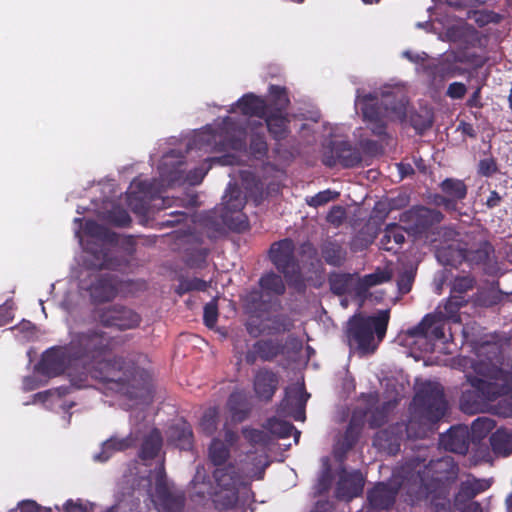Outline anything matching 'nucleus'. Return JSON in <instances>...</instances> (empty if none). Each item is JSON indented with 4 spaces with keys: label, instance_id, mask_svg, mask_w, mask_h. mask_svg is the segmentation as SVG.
Returning <instances> with one entry per match:
<instances>
[{
    "label": "nucleus",
    "instance_id": "79ce46f5",
    "mask_svg": "<svg viewBox=\"0 0 512 512\" xmlns=\"http://www.w3.org/2000/svg\"><path fill=\"white\" fill-rule=\"evenodd\" d=\"M438 257L444 265L457 268L466 262V247L448 246L439 250Z\"/></svg>",
    "mask_w": 512,
    "mask_h": 512
},
{
    "label": "nucleus",
    "instance_id": "1a4fd4ad",
    "mask_svg": "<svg viewBox=\"0 0 512 512\" xmlns=\"http://www.w3.org/2000/svg\"><path fill=\"white\" fill-rule=\"evenodd\" d=\"M70 343L66 346H54L47 349L38 364V371L48 377H56L77 365Z\"/></svg>",
    "mask_w": 512,
    "mask_h": 512
},
{
    "label": "nucleus",
    "instance_id": "864d4df0",
    "mask_svg": "<svg viewBox=\"0 0 512 512\" xmlns=\"http://www.w3.org/2000/svg\"><path fill=\"white\" fill-rule=\"evenodd\" d=\"M476 286V278L472 275L457 276L452 281V293L465 295Z\"/></svg>",
    "mask_w": 512,
    "mask_h": 512
},
{
    "label": "nucleus",
    "instance_id": "69168bd1",
    "mask_svg": "<svg viewBox=\"0 0 512 512\" xmlns=\"http://www.w3.org/2000/svg\"><path fill=\"white\" fill-rule=\"evenodd\" d=\"M460 309V306H458L448 298L446 303L444 304V312L442 313L443 318L445 317L447 319L453 320L454 322H460Z\"/></svg>",
    "mask_w": 512,
    "mask_h": 512
},
{
    "label": "nucleus",
    "instance_id": "f704fd0d",
    "mask_svg": "<svg viewBox=\"0 0 512 512\" xmlns=\"http://www.w3.org/2000/svg\"><path fill=\"white\" fill-rule=\"evenodd\" d=\"M493 453L498 457H507L512 454V431L499 428L489 438Z\"/></svg>",
    "mask_w": 512,
    "mask_h": 512
},
{
    "label": "nucleus",
    "instance_id": "de8ad7c7",
    "mask_svg": "<svg viewBox=\"0 0 512 512\" xmlns=\"http://www.w3.org/2000/svg\"><path fill=\"white\" fill-rule=\"evenodd\" d=\"M352 280L349 273H332L329 275L328 283L333 294L343 296L350 290Z\"/></svg>",
    "mask_w": 512,
    "mask_h": 512
},
{
    "label": "nucleus",
    "instance_id": "39448f33",
    "mask_svg": "<svg viewBox=\"0 0 512 512\" xmlns=\"http://www.w3.org/2000/svg\"><path fill=\"white\" fill-rule=\"evenodd\" d=\"M364 121L372 134L378 137L387 135L386 119L403 121L407 115L408 100L403 93H383L381 100L367 94L358 100Z\"/></svg>",
    "mask_w": 512,
    "mask_h": 512
},
{
    "label": "nucleus",
    "instance_id": "a19ab883",
    "mask_svg": "<svg viewBox=\"0 0 512 512\" xmlns=\"http://www.w3.org/2000/svg\"><path fill=\"white\" fill-rule=\"evenodd\" d=\"M266 428L271 434L278 438H288L294 434L295 442L297 443L299 441L300 431H298L295 426L288 421L270 418L267 420Z\"/></svg>",
    "mask_w": 512,
    "mask_h": 512
},
{
    "label": "nucleus",
    "instance_id": "7c9ffc66",
    "mask_svg": "<svg viewBox=\"0 0 512 512\" xmlns=\"http://www.w3.org/2000/svg\"><path fill=\"white\" fill-rule=\"evenodd\" d=\"M213 477L217 485L227 491L237 490L241 480L236 466L232 463L216 467Z\"/></svg>",
    "mask_w": 512,
    "mask_h": 512
},
{
    "label": "nucleus",
    "instance_id": "ddd939ff",
    "mask_svg": "<svg viewBox=\"0 0 512 512\" xmlns=\"http://www.w3.org/2000/svg\"><path fill=\"white\" fill-rule=\"evenodd\" d=\"M98 317L103 326L114 327L119 330L133 329L141 322V317L138 313L119 304L102 309Z\"/></svg>",
    "mask_w": 512,
    "mask_h": 512
},
{
    "label": "nucleus",
    "instance_id": "4c0bfd02",
    "mask_svg": "<svg viewBox=\"0 0 512 512\" xmlns=\"http://www.w3.org/2000/svg\"><path fill=\"white\" fill-rule=\"evenodd\" d=\"M440 189L450 200L456 209L458 203L464 200L468 193V187L463 180L455 178H446L440 183Z\"/></svg>",
    "mask_w": 512,
    "mask_h": 512
},
{
    "label": "nucleus",
    "instance_id": "58836bf2",
    "mask_svg": "<svg viewBox=\"0 0 512 512\" xmlns=\"http://www.w3.org/2000/svg\"><path fill=\"white\" fill-rule=\"evenodd\" d=\"M258 283L262 292L267 296H281L286 291L285 281L274 271L264 273Z\"/></svg>",
    "mask_w": 512,
    "mask_h": 512
},
{
    "label": "nucleus",
    "instance_id": "49530a36",
    "mask_svg": "<svg viewBox=\"0 0 512 512\" xmlns=\"http://www.w3.org/2000/svg\"><path fill=\"white\" fill-rule=\"evenodd\" d=\"M396 401H386L373 409L369 416V426L371 428L382 427L388 420L390 412L396 407Z\"/></svg>",
    "mask_w": 512,
    "mask_h": 512
},
{
    "label": "nucleus",
    "instance_id": "dca6fc26",
    "mask_svg": "<svg viewBox=\"0 0 512 512\" xmlns=\"http://www.w3.org/2000/svg\"><path fill=\"white\" fill-rule=\"evenodd\" d=\"M285 345L278 339H259L245 354V362L254 365L258 359L263 362H272L284 353Z\"/></svg>",
    "mask_w": 512,
    "mask_h": 512
},
{
    "label": "nucleus",
    "instance_id": "f3484780",
    "mask_svg": "<svg viewBox=\"0 0 512 512\" xmlns=\"http://www.w3.org/2000/svg\"><path fill=\"white\" fill-rule=\"evenodd\" d=\"M310 395L305 391L304 385H294L285 389V396L280 402L283 412L291 415L296 421L305 419V407Z\"/></svg>",
    "mask_w": 512,
    "mask_h": 512
},
{
    "label": "nucleus",
    "instance_id": "4d7b16f0",
    "mask_svg": "<svg viewBox=\"0 0 512 512\" xmlns=\"http://www.w3.org/2000/svg\"><path fill=\"white\" fill-rule=\"evenodd\" d=\"M499 172L497 160L493 156L480 159L477 165V174L481 177L490 178Z\"/></svg>",
    "mask_w": 512,
    "mask_h": 512
},
{
    "label": "nucleus",
    "instance_id": "4468645a",
    "mask_svg": "<svg viewBox=\"0 0 512 512\" xmlns=\"http://www.w3.org/2000/svg\"><path fill=\"white\" fill-rule=\"evenodd\" d=\"M459 63H471L476 66H482L484 59L476 54L468 53L447 55L434 66V76L448 79L464 75L466 69L459 66Z\"/></svg>",
    "mask_w": 512,
    "mask_h": 512
},
{
    "label": "nucleus",
    "instance_id": "c756f323",
    "mask_svg": "<svg viewBox=\"0 0 512 512\" xmlns=\"http://www.w3.org/2000/svg\"><path fill=\"white\" fill-rule=\"evenodd\" d=\"M227 405L232 420L238 423L245 421L252 411L248 397L242 392L232 393L228 398Z\"/></svg>",
    "mask_w": 512,
    "mask_h": 512
},
{
    "label": "nucleus",
    "instance_id": "3c124183",
    "mask_svg": "<svg viewBox=\"0 0 512 512\" xmlns=\"http://www.w3.org/2000/svg\"><path fill=\"white\" fill-rule=\"evenodd\" d=\"M496 426V422L489 417H478L471 424V432L474 438L481 440L486 437Z\"/></svg>",
    "mask_w": 512,
    "mask_h": 512
},
{
    "label": "nucleus",
    "instance_id": "f257e3e1",
    "mask_svg": "<svg viewBox=\"0 0 512 512\" xmlns=\"http://www.w3.org/2000/svg\"><path fill=\"white\" fill-rule=\"evenodd\" d=\"M115 343L106 332L93 328L76 333L70 341V350L82 365L86 377L90 376L130 399L143 397L149 391V372L122 357L111 358Z\"/></svg>",
    "mask_w": 512,
    "mask_h": 512
},
{
    "label": "nucleus",
    "instance_id": "09e8293b",
    "mask_svg": "<svg viewBox=\"0 0 512 512\" xmlns=\"http://www.w3.org/2000/svg\"><path fill=\"white\" fill-rule=\"evenodd\" d=\"M209 286V282L197 277H181L179 278V284L175 291L178 295L182 296L192 291H206Z\"/></svg>",
    "mask_w": 512,
    "mask_h": 512
},
{
    "label": "nucleus",
    "instance_id": "2eb2a0df",
    "mask_svg": "<svg viewBox=\"0 0 512 512\" xmlns=\"http://www.w3.org/2000/svg\"><path fill=\"white\" fill-rule=\"evenodd\" d=\"M407 335L411 338H425L438 341L445 338V321L442 313L426 314L415 326L408 328Z\"/></svg>",
    "mask_w": 512,
    "mask_h": 512
},
{
    "label": "nucleus",
    "instance_id": "c03bdc74",
    "mask_svg": "<svg viewBox=\"0 0 512 512\" xmlns=\"http://www.w3.org/2000/svg\"><path fill=\"white\" fill-rule=\"evenodd\" d=\"M230 158H231V156H229V155H225V156H221V157L207 158L206 161L210 162L208 167H206V168H204V167H196V168L190 170L187 173V175H186L187 182L189 184H191V185H198V184H200L203 181L204 177L206 176L208 170L211 168L213 163H218V164H221V165H227V164L231 163L229 161Z\"/></svg>",
    "mask_w": 512,
    "mask_h": 512
},
{
    "label": "nucleus",
    "instance_id": "0e129e2a",
    "mask_svg": "<svg viewBox=\"0 0 512 512\" xmlns=\"http://www.w3.org/2000/svg\"><path fill=\"white\" fill-rule=\"evenodd\" d=\"M467 92V87L462 82H453L449 84L446 95L451 99H462Z\"/></svg>",
    "mask_w": 512,
    "mask_h": 512
},
{
    "label": "nucleus",
    "instance_id": "bb28decb",
    "mask_svg": "<svg viewBox=\"0 0 512 512\" xmlns=\"http://www.w3.org/2000/svg\"><path fill=\"white\" fill-rule=\"evenodd\" d=\"M168 439L181 450H190L193 447V431L191 425L181 419L173 423L168 429Z\"/></svg>",
    "mask_w": 512,
    "mask_h": 512
},
{
    "label": "nucleus",
    "instance_id": "393cba45",
    "mask_svg": "<svg viewBox=\"0 0 512 512\" xmlns=\"http://www.w3.org/2000/svg\"><path fill=\"white\" fill-rule=\"evenodd\" d=\"M441 444L447 451L465 455L470 445L467 429L463 427H451L446 434L441 436Z\"/></svg>",
    "mask_w": 512,
    "mask_h": 512
},
{
    "label": "nucleus",
    "instance_id": "cd10ccee",
    "mask_svg": "<svg viewBox=\"0 0 512 512\" xmlns=\"http://www.w3.org/2000/svg\"><path fill=\"white\" fill-rule=\"evenodd\" d=\"M265 100L267 101L269 112L288 113L291 101L286 87L270 84Z\"/></svg>",
    "mask_w": 512,
    "mask_h": 512
},
{
    "label": "nucleus",
    "instance_id": "f8f14e48",
    "mask_svg": "<svg viewBox=\"0 0 512 512\" xmlns=\"http://www.w3.org/2000/svg\"><path fill=\"white\" fill-rule=\"evenodd\" d=\"M222 220L238 232H242L248 228V222L243 218L244 215L239 212L245 206V199L242 196L241 191L236 188H230L228 192L223 196L222 202Z\"/></svg>",
    "mask_w": 512,
    "mask_h": 512
},
{
    "label": "nucleus",
    "instance_id": "6ab92c4d",
    "mask_svg": "<svg viewBox=\"0 0 512 512\" xmlns=\"http://www.w3.org/2000/svg\"><path fill=\"white\" fill-rule=\"evenodd\" d=\"M280 382L279 375L267 367L259 368L253 378V390L256 397L263 402H270Z\"/></svg>",
    "mask_w": 512,
    "mask_h": 512
},
{
    "label": "nucleus",
    "instance_id": "2f4dec72",
    "mask_svg": "<svg viewBox=\"0 0 512 512\" xmlns=\"http://www.w3.org/2000/svg\"><path fill=\"white\" fill-rule=\"evenodd\" d=\"M134 445V438L128 435L123 438L112 436L103 442L101 451L95 455V460L105 462L116 452L125 451Z\"/></svg>",
    "mask_w": 512,
    "mask_h": 512
},
{
    "label": "nucleus",
    "instance_id": "412c9836",
    "mask_svg": "<svg viewBox=\"0 0 512 512\" xmlns=\"http://www.w3.org/2000/svg\"><path fill=\"white\" fill-rule=\"evenodd\" d=\"M157 503L164 512H182L185 506V495L172 490L167 483L158 479L155 485Z\"/></svg>",
    "mask_w": 512,
    "mask_h": 512
},
{
    "label": "nucleus",
    "instance_id": "72a5a7b5",
    "mask_svg": "<svg viewBox=\"0 0 512 512\" xmlns=\"http://www.w3.org/2000/svg\"><path fill=\"white\" fill-rule=\"evenodd\" d=\"M85 251L93 256V260L88 263L89 268L102 270L113 269L114 264L110 257L109 249L104 245H98L93 241H88Z\"/></svg>",
    "mask_w": 512,
    "mask_h": 512
},
{
    "label": "nucleus",
    "instance_id": "774afa93",
    "mask_svg": "<svg viewBox=\"0 0 512 512\" xmlns=\"http://www.w3.org/2000/svg\"><path fill=\"white\" fill-rule=\"evenodd\" d=\"M494 413L503 418L512 417V402L501 400L494 406Z\"/></svg>",
    "mask_w": 512,
    "mask_h": 512
},
{
    "label": "nucleus",
    "instance_id": "e2e57ef3",
    "mask_svg": "<svg viewBox=\"0 0 512 512\" xmlns=\"http://www.w3.org/2000/svg\"><path fill=\"white\" fill-rule=\"evenodd\" d=\"M345 216V209L342 206L336 205L331 208L326 219L329 223L339 226L343 223Z\"/></svg>",
    "mask_w": 512,
    "mask_h": 512
},
{
    "label": "nucleus",
    "instance_id": "c85d7f7f",
    "mask_svg": "<svg viewBox=\"0 0 512 512\" xmlns=\"http://www.w3.org/2000/svg\"><path fill=\"white\" fill-rule=\"evenodd\" d=\"M321 256L324 261L333 267H340L346 260L347 251L341 243L328 238L320 245Z\"/></svg>",
    "mask_w": 512,
    "mask_h": 512
},
{
    "label": "nucleus",
    "instance_id": "4be33fe9",
    "mask_svg": "<svg viewBox=\"0 0 512 512\" xmlns=\"http://www.w3.org/2000/svg\"><path fill=\"white\" fill-rule=\"evenodd\" d=\"M267 131L271 138L276 141L275 153H279V143L285 140L291 133L289 113L267 112L263 117Z\"/></svg>",
    "mask_w": 512,
    "mask_h": 512
},
{
    "label": "nucleus",
    "instance_id": "603ef678",
    "mask_svg": "<svg viewBox=\"0 0 512 512\" xmlns=\"http://www.w3.org/2000/svg\"><path fill=\"white\" fill-rule=\"evenodd\" d=\"M409 122L416 132L420 134L430 129L433 125L432 115L427 111L424 113L411 112L409 114Z\"/></svg>",
    "mask_w": 512,
    "mask_h": 512
},
{
    "label": "nucleus",
    "instance_id": "e433bc0d",
    "mask_svg": "<svg viewBox=\"0 0 512 512\" xmlns=\"http://www.w3.org/2000/svg\"><path fill=\"white\" fill-rule=\"evenodd\" d=\"M162 444L161 432L157 428L152 429L143 439L139 450L140 459L143 461L155 459L162 448Z\"/></svg>",
    "mask_w": 512,
    "mask_h": 512
},
{
    "label": "nucleus",
    "instance_id": "a878e982",
    "mask_svg": "<svg viewBox=\"0 0 512 512\" xmlns=\"http://www.w3.org/2000/svg\"><path fill=\"white\" fill-rule=\"evenodd\" d=\"M235 106L239 108L244 116L258 117L263 119L268 112L267 101L253 93L244 94L237 100Z\"/></svg>",
    "mask_w": 512,
    "mask_h": 512
},
{
    "label": "nucleus",
    "instance_id": "9d476101",
    "mask_svg": "<svg viewBox=\"0 0 512 512\" xmlns=\"http://www.w3.org/2000/svg\"><path fill=\"white\" fill-rule=\"evenodd\" d=\"M466 263L471 268H480L488 276H496L500 271L495 248L489 241L466 247Z\"/></svg>",
    "mask_w": 512,
    "mask_h": 512
},
{
    "label": "nucleus",
    "instance_id": "338daca9",
    "mask_svg": "<svg viewBox=\"0 0 512 512\" xmlns=\"http://www.w3.org/2000/svg\"><path fill=\"white\" fill-rule=\"evenodd\" d=\"M414 276L412 273L405 271L403 272L397 281L398 289L401 294H407L411 291Z\"/></svg>",
    "mask_w": 512,
    "mask_h": 512
},
{
    "label": "nucleus",
    "instance_id": "473e14b6",
    "mask_svg": "<svg viewBox=\"0 0 512 512\" xmlns=\"http://www.w3.org/2000/svg\"><path fill=\"white\" fill-rule=\"evenodd\" d=\"M403 425L391 426L388 429L379 431L374 439V444L389 453L395 454L400 450L401 435Z\"/></svg>",
    "mask_w": 512,
    "mask_h": 512
},
{
    "label": "nucleus",
    "instance_id": "6e6d98bb",
    "mask_svg": "<svg viewBox=\"0 0 512 512\" xmlns=\"http://www.w3.org/2000/svg\"><path fill=\"white\" fill-rule=\"evenodd\" d=\"M84 233L87 236L95 238L97 240H109V230L103 225L99 224L95 220H86L84 225Z\"/></svg>",
    "mask_w": 512,
    "mask_h": 512
},
{
    "label": "nucleus",
    "instance_id": "a18cd8bd",
    "mask_svg": "<svg viewBox=\"0 0 512 512\" xmlns=\"http://www.w3.org/2000/svg\"><path fill=\"white\" fill-rule=\"evenodd\" d=\"M249 154L256 160H263L268 154V143L262 132H252L249 139Z\"/></svg>",
    "mask_w": 512,
    "mask_h": 512
},
{
    "label": "nucleus",
    "instance_id": "a211bd4d",
    "mask_svg": "<svg viewBox=\"0 0 512 512\" xmlns=\"http://www.w3.org/2000/svg\"><path fill=\"white\" fill-rule=\"evenodd\" d=\"M365 479L359 470L347 472L343 469L335 489V496L339 500L351 501L363 492Z\"/></svg>",
    "mask_w": 512,
    "mask_h": 512
},
{
    "label": "nucleus",
    "instance_id": "aec40b11",
    "mask_svg": "<svg viewBox=\"0 0 512 512\" xmlns=\"http://www.w3.org/2000/svg\"><path fill=\"white\" fill-rule=\"evenodd\" d=\"M405 215L412 223L413 230L419 233L429 230L444 219V215L441 211L425 206L413 207Z\"/></svg>",
    "mask_w": 512,
    "mask_h": 512
},
{
    "label": "nucleus",
    "instance_id": "c9c22d12",
    "mask_svg": "<svg viewBox=\"0 0 512 512\" xmlns=\"http://www.w3.org/2000/svg\"><path fill=\"white\" fill-rule=\"evenodd\" d=\"M405 242V230L397 223L386 225L380 239V247L386 251L396 252Z\"/></svg>",
    "mask_w": 512,
    "mask_h": 512
},
{
    "label": "nucleus",
    "instance_id": "5fc2aeb1",
    "mask_svg": "<svg viewBox=\"0 0 512 512\" xmlns=\"http://www.w3.org/2000/svg\"><path fill=\"white\" fill-rule=\"evenodd\" d=\"M243 437L252 445H263L266 446L270 442L269 435L263 430L244 427L242 429Z\"/></svg>",
    "mask_w": 512,
    "mask_h": 512
},
{
    "label": "nucleus",
    "instance_id": "423d86ee",
    "mask_svg": "<svg viewBox=\"0 0 512 512\" xmlns=\"http://www.w3.org/2000/svg\"><path fill=\"white\" fill-rule=\"evenodd\" d=\"M389 318L388 310H381L373 316L351 317L346 330L349 345L361 353H373L386 335Z\"/></svg>",
    "mask_w": 512,
    "mask_h": 512
},
{
    "label": "nucleus",
    "instance_id": "680f3d73",
    "mask_svg": "<svg viewBox=\"0 0 512 512\" xmlns=\"http://www.w3.org/2000/svg\"><path fill=\"white\" fill-rule=\"evenodd\" d=\"M338 196V193L332 192L331 190H324L316 195L312 196L309 200H307V204L311 207H319L327 204L328 202L334 200Z\"/></svg>",
    "mask_w": 512,
    "mask_h": 512
},
{
    "label": "nucleus",
    "instance_id": "9b49d317",
    "mask_svg": "<svg viewBox=\"0 0 512 512\" xmlns=\"http://www.w3.org/2000/svg\"><path fill=\"white\" fill-rule=\"evenodd\" d=\"M361 162V152L347 141H332L322 157V163L329 168L336 165L353 168L360 165Z\"/></svg>",
    "mask_w": 512,
    "mask_h": 512
},
{
    "label": "nucleus",
    "instance_id": "f03ea898",
    "mask_svg": "<svg viewBox=\"0 0 512 512\" xmlns=\"http://www.w3.org/2000/svg\"><path fill=\"white\" fill-rule=\"evenodd\" d=\"M484 352L493 353L486 361H478L474 365L475 372L482 376L468 377L472 389L462 392L460 398L461 410L467 414H476L486 407L488 401L512 392V367L505 369L493 363L501 355L497 344L485 343L479 348V355Z\"/></svg>",
    "mask_w": 512,
    "mask_h": 512
},
{
    "label": "nucleus",
    "instance_id": "5701e85b",
    "mask_svg": "<svg viewBox=\"0 0 512 512\" xmlns=\"http://www.w3.org/2000/svg\"><path fill=\"white\" fill-rule=\"evenodd\" d=\"M489 487L490 484L487 480L477 479L474 475L467 474L466 480L460 483L459 490L455 495V505H465Z\"/></svg>",
    "mask_w": 512,
    "mask_h": 512
},
{
    "label": "nucleus",
    "instance_id": "ea45409f",
    "mask_svg": "<svg viewBox=\"0 0 512 512\" xmlns=\"http://www.w3.org/2000/svg\"><path fill=\"white\" fill-rule=\"evenodd\" d=\"M360 431L361 427L356 424L353 419H351L348 426L346 427L342 439L338 443L336 450L337 458H344L346 454L356 445L359 439Z\"/></svg>",
    "mask_w": 512,
    "mask_h": 512
},
{
    "label": "nucleus",
    "instance_id": "6e6552de",
    "mask_svg": "<svg viewBox=\"0 0 512 512\" xmlns=\"http://www.w3.org/2000/svg\"><path fill=\"white\" fill-rule=\"evenodd\" d=\"M146 288L145 281L120 280L111 274L96 276L86 288L92 304H103L114 300L119 293H134Z\"/></svg>",
    "mask_w": 512,
    "mask_h": 512
},
{
    "label": "nucleus",
    "instance_id": "b1692460",
    "mask_svg": "<svg viewBox=\"0 0 512 512\" xmlns=\"http://www.w3.org/2000/svg\"><path fill=\"white\" fill-rule=\"evenodd\" d=\"M397 493L398 489L379 482L368 491L367 499L372 508L386 510L393 506Z\"/></svg>",
    "mask_w": 512,
    "mask_h": 512
},
{
    "label": "nucleus",
    "instance_id": "13d9d810",
    "mask_svg": "<svg viewBox=\"0 0 512 512\" xmlns=\"http://www.w3.org/2000/svg\"><path fill=\"white\" fill-rule=\"evenodd\" d=\"M218 305L217 300L213 299L206 303L203 311V322L206 327L212 329L218 320Z\"/></svg>",
    "mask_w": 512,
    "mask_h": 512
},
{
    "label": "nucleus",
    "instance_id": "052dcab7",
    "mask_svg": "<svg viewBox=\"0 0 512 512\" xmlns=\"http://www.w3.org/2000/svg\"><path fill=\"white\" fill-rule=\"evenodd\" d=\"M109 221L119 227H127L131 224L132 219L129 213L123 208H114L109 212Z\"/></svg>",
    "mask_w": 512,
    "mask_h": 512
},
{
    "label": "nucleus",
    "instance_id": "8fccbe9b",
    "mask_svg": "<svg viewBox=\"0 0 512 512\" xmlns=\"http://www.w3.org/2000/svg\"><path fill=\"white\" fill-rule=\"evenodd\" d=\"M219 413L216 407L208 408L200 420V428L202 432L208 436L213 435L218 427Z\"/></svg>",
    "mask_w": 512,
    "mask_h": 512
},
{
    "label": "nucleus",
    "instance_id": "bf43d9fd",
    "mask_svg": "<svg viewBox=\"0 0 512 512\" xmlns=\"http://www.w3.org/2000/svg\"><path fill=\"white\" fill-rule=\"evenodd\" d=\"M208 253L209 250L207 248L195 249L187 255L186 264L191 268H203L206 264Z\"/></svg>",
    "mask_w": 512,
    "mask_h": 512
},
{
    "label": "nucleus",
    "instance_id": "37998d69",
    "mask_svg": "<svg viewBox=\"0 0 512 512\" xmlns=\"http://www.w3.org/2000/svg\"><path fill=\"white\" fill-rule=\"evenodd\" d=\"M229 445L219 438H214L209 446V459L216 467L225 465L230 457Z\"/></svg>",
    "mask_w": 512,
    "mask_h": 512
},
{
    "label": "nucleus",
    "instance_id": "20e7f679",
    "mask_svg": "<svg viewBox=\"0 0 512 512\" xmlns=\"http://www.w3.org/2000/svg\"><path fill=\"white\" fill-rule=\"evenodd\" d=\"M448 403L443 387L434 382L425 383L415 394L413 409L404 425L409 439H423L431 427L446 414Z\"/></svg>",
    "mask_w": 512,
    "mask_h": 512
},
{
    "label": "nucleus",
    "instance_id": "7ed1b4c3",
    "mask_svg": "<svg viewBox=\"0 0 512 512\" xmlns=\"http://www.w3.org/2000/svg\"><path fill=\"white\" fill-rule=\"evenodd\" d=\"M460 468L451 456L431 460L422 471L412 474L407 481V493L413 500H422L428 496L444 499L459 477Z\"/></svg>",
    "mask_w": 512,
    "mask_h": 512
},
{
    "label": "nucleus",
    "instance_id": "0eeeda50",
    "mask_svg": "<svg viewBox=\"0 0 512 512\" xmlns=\"http://www.w3.org/2000/svg\"><path fill=\"white\" fill-rule=\"evenodd\" d=\"M295 251L294 241L284 238L271 244L268 257L276 270L283 275L287 284L301 292L306 289V284Z\"/></svg>",
    "mask_w": 512,
    "mask_h": 512
}]
</instances>
